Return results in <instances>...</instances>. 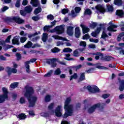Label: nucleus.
<instances>
[{
  "instance_id": "obj_6",
  "label": "nucleus",
  "mask_w": 124,
  "mask_h": 124,
  "mask_svg": "<svg viewBox=\"0 0 124 124\" xmlns=\"http://www.w3.org/2000/svg\"><path fill=\"white\" fill-rule=\"evenodd\" d=\"M97 108H99V110H101L103 109V106H102V105H100V104H96L90 108L88 109V112L89 113H93Z\"/></svg>"
},
{
  "instance_id": "obj_50",
  "label": "nucleus",
  "mask_w": 124,
  "mask_h": 124,
  "mask_svg": "<svg viewBox=\"0 0 124 124\" xmlns=\"http://www.w3.org/2000/svg\"><path fill=\"white\" fill-rule=\"evenodd\" d=\"M37 34H38V32H35L34 34H30L28 35V37L29 38H31V37L35 35H37Z\"/></svg>"
},
{
  "instance_id": "obj_1",
  "label": "nucleus",
  "mask_w": 124,
  "mask_h": 124,
  "mask_svg": "<svg viewBox=\"0 0 124 124\" xmlns=\"http://www.w3.org/2000/svg\"><path fill=\"white\" fill-rule=\"evenodd\" d=\"M26 92L24 93V95L27 97L29 102V107H33L35 105V102L37 100V97L33 96L34 91L32 88L27 86L25 87Z\"/></svg>"
},
{
  "instance_id": "obj_64",
  "label": "nucleus",
  "mask_w": 124,
  "mask_h": 124,
  "mask_svg": "<svg viewBox=\"0 0 124 124\" xmlns=\"http://www.w3.org/2000/svg\"><path fill=\"white\" fill-rule=\"evenodd\" d=\"M39 38H40L39 36L35 37L32 39V41H33V42L36 41L37 40H38Z\"/></svg>"
},
{
  "instance_id": "obj_45",
  "label": "nucleus",
  "mask_w": 124,
  "mask_h": 124,
  "mask_svg": "<svg viewBox=\"0 0 124 124\" xmlns=\"http://www.w3.org/2000/svg\"><path fill=\"white\" fill-rule=\"evenodd\" d=\"M74 56L75 57H79V51H78V49L75 50V51L74 52Z\"/></svg>"
},
{
  "instance_id": "obj_4",
  "label": "nucleus",
  "mask_w": 124,
  "mask_h": 124,
  "mask_svg": "<svg viewBox=\"0 0 124 124\" xmlns=\"http://www.w3.org/2000/svg\"><path fill=\"white\" fill-rule=\"evenodd\" d=\"M2 91L3 94L0 96V103H2V102L5 101L6 99H8V96H7L8 90L6 88L3 87L2 88Z\"/></svg>"
},
{
  "instance_id": "obj_29",
  "label": "nucleus",
  "mask_w": 124,
  "mask_h": 124,
  "mask_svg": "<svg viewBox=\"0 0 124 124\" xmlns=\"http://www.w3.org/2000/svg\"><path fill=\"white\" fill-rule=\"evenodd\" d=\"M96 68H98V69H107L106 67L102 66L101 63H97L96 64Z\"/></svg>"
},
{
  "instance_id": "obj_28",
  "label": "nucleus",
  "mask_w": 124,
  "mask_h": 124,
  "mask_svg": "<svg viewBox=\"0 0 124 124\" xmlns=\"http://www.w3.org/2000/svg\"><path fill=\"white\" fill-rule=\"evenodd\" d=\"M120 86L119 87V90L122 92V91H124V80L120 81Z\"/></svg>"
},
{
  "instance_id": "obj_57",
  "label": "nucleus",
  "mask_w": 124,
  "mask_h": 124,
  "mask_svg": "<svg viewBox=\"0 0 124 124\" xmlns=\"http://www.w3.org/2000/svg\"><path fill=\"white\" fill-rule=\"evenodd\" d=\"M90 38V35L89 34H86L83 36V39H89Z\"/></svg>"
},
{
  "instance_id": "obj_58",
  "label": "nucleus",
  "mask_w": 124,
  "mask_h": 124,
  "mask_svg": "<svg viewBox=\"0 0 124 124\" xmlns=\"http://www.w3.org/2000/svg\"><path fill=\"white\" fill-rule=\"evenodd\" d=\"M12 46L10 45H7L6 46V47H5L4 50L5 51H7V50H8V49H10V48H12Z\"/></svg>"
},
{
  "instance_id": "obj_24",
  "label": "nucleus",
  "mask_w": 124,
  "mask_h": 124,
  "mask_svg": "<svg viewBox=\"0 0 124 124\" xmlns=\"http://www.w3.org/2000/svg\"><path fill=\"white\" fill-rule=\"evenodd\" d=\"M112 59L111 57L110 56H104L102 57L101 60L103 61H106V62H109L111 61V59Z\"/></svg>"
},
{
  "instance_id": "obj_60",
  "label": "nucleus",
  "mask_w": 124,
  "mask_h": 124,
  "mask_svg": "<svg viewBox=\"0 0 124 124\" xmlns=\"http://www.w3.org/2000/svg\"><path fill=\"white\" fill-rule=\"evenodd\" d=\"M16 57L17 58V59L19 60L21 59V54H20V53H16Z\"/></svg>"
},
{
  "instance_id": "obj_30",
  "label": "nucleus",
  "mask_w": 124,
  "mask_h": 124,
  "mask_svg": "<svg viewBox=\"0 0 124 124\" xmlns=\"http://www.w3.org/2000/svg\"><path fill=\"white\" fill-rule=\"evenodd\" d=\"M18 119H19V120H24V119H26L27 118V116L25 115V114H20L17 116Z\"/></svg>"
},
{
  "instance_id": "obj_35",
  "label": "nucleus",
  "mask_w": 124,
  "mask_h": 124,
  "mask_svg": "<svg viewBox=\"0 0 124 124\" xmlns=\"http://www.w3.org/2000/svg\"><path fill=\"white\" fill-rule=\"evenodd\" d=\"M84 14L85 15H91V14H92V11L89 9H87L85 10Z\"/></svg>"
},
{
  "instance_id": "obj_9",
  "label": "nucleus",
  "mask_w": 124,
  "mask_h": 124,
  "mask_svg": "<svg viewBox=\"0 0 124 124\" xmlns=\"http://www.w3.org/2000/svg\"><path fill=\"white\" fill-rule=\"evenodd\" d=\"M56 33L57 34H62V33H63L64 31V25H61L59 26H57L56 27Z\"/></svg>"
},
{
  "instance_id": "obj_46",
  "label": "nucleus",
  "mask_w": 124,
  "mask_h": 124,
  "mask_svg": "<svg viewBox=\"0 0 124 124\" xmlns=\"http://www.w3.org/2000/svg\"><path fill=\"white\" fill-rule=\"evenodd\" d=\"M50 28H52V26H45L44 27V31H49V29H50Z\"/></svg>"
},
{
  "instance_id": "obj_41",
  "label": "nucleus",
  "mask_w": 124,
  "mask_h": 124,
  "mask_svg": "<svg viewBox=\"0 0 124 124\" xmlns=\"http://www.w3.org/2000/svg\"><path fill=\"white\" fill-rule=\"evenodd\" d=\"M21 5V0H17L15 6L16 7H20V6Z\"/></svg>"
},
{
  "instance_id": "obj_48",
  "label": "nucleus",
  "mask_w": 124,
  "mask_h": 124,
  "mask_svg": "<svg viewBox=\"0 0 124 124\" xmlns=\"http://www.w3.org/2000/svg\"><path fill=\"white\" fill-rule=\"evenodd\" d=\"M11 38V35L8 36L7 38L6 39L5 42H6V43H10Z\"/></svg>"
},
{
  "instance_id": "obj_22",
  "label": "nucleus",
  "mask_w": 124,
  "mask_h": 124,
  "mask_svg": "<svg viewBox=\"0 0 124 124\" xmlns=\"http://www.w3.org/2000/svg\"><path fill=\"white\" fill-rule=\"evenodd\" d=\"M114 2L115 5H118V6H121L123 3L122 0H114Z\"/></svg>"
},
{
  "instance_id": "obj_2",
  "label": "nucleus",
  "mask_w": 124,
  "mask_h": 124,
  "mask_svg": "<svg viewBox=\"0 0 124 124\" xmlns=\"http://www.w3.org/2000/svg\"><path fill=\"white\" fill-rule=\"evenodd\" d=\"M70 101H71L70 97L67 98L65 101L64 108L65 112L63 116L64 119L69 116H72V114H73V106L70 104Z\"/></svg>"
},
{
  "instance_id": "obj_52",
  "label": "nucleus",
  "mask_w": 124,
  "mask_h": 124,
  "mask_svg": "<svg viewBox=\"0 0 124 124\" xmlns=\"http://www.w3.org/2000/svg\"><path fill=\"white\" fill-rule=\"evenodd\" d=\"M55 106V104L54 103H51L49 106H48V109L49 110H51L54 108V107Z\"/></svg>"
},
{
  "instance_id": "obj_51",
  "label": "nucleus",
  "mask_w": 124,
  "mask_h": 124,
  "mask_svg": "<svg viewBox=\"0 0 124 124\" xmlns=\"http://www.w3.org/2000/svg\"><path fill=\"white\" fill-rule=\"evenodd\" d=\"M47 18L48 20H51V21H52V20L54 19V16L52 15H49L47 16Z\"/></svg>"
},
{
  "instance_id": "obj_61",
  "label": "nucleus",
  "mask_w": 124,
  "mask_h": 124,
  "mask_svg": "<svg viewBox=\"0 0 124 124\" xmlns=\"http://www.w3.org/2000/svg\"><path fill=\"white\" fill-rule=\"evenodd\" d=\"M32 19L33 21H38L39 20V18L38 16H33L32 17Z\"/></svg>"
},
{
  "instance_id": "obj_62",
  "label": "nucleus",
  "mask_w": 124,
  "mask_h": 124,
  "mask_svg": "<svg viewBox=\"0 0 124 124\" xmlns=\"http://www.w3.org/2000/svg\"><path fill=\"white\" fill-rule=\"evenodd\" d=\"M22 4L23 5H27L28 4V0H23Z\"/></svg>"
},
{
  "instance_id": "obj_38",
  "label": "nucleus",
  "mask_w": 124,
  "mask_h": 124,
  "mask_svg": "<svg viewBox=\"0 0 124 124\" xmlns=\"http://www.w3.org/2000/svg\"><path fill=\"white\" fill-rule=\"evenodd\" d=\"M51 100V96L50 95H47L45 97L46 102H49Z\"/></svg>"
},
{
  "instance_id": "obj_16",
  "label": "nucleus",
  "mask_w": 124,
  "mask_h": 124,
  "mask_svg": "<svg viewBox=\"0 0 124 124\" xmlns=\"http://www.w3.org/2000/svg\"><path fill=\"white\" fill-rule=\"evenodd\" d=\"M101 31V27L97 28L96 31H93L91 33L92 36H93V37H96V36H97V35L98 34V33H99V32H100Z\"/></svg>"
},
{
  "instance_id": "obj_11",
  "label": "nucleus",
  "mask_w": 124,
  "mask_h": 124,
  "mask_svg": "<svg viewBox=\"0 0 124 124\" xmlns=\"http://www.w3.org/2000/svg\"><path fill=\"white\" fill-rule=\"evenodd\" d=\"M97 11V13H104L105 12V9H104V7L101 5H98L95 7Z\"/></svg>"
},
{
  "instance_id": "obj_31",
  "label": "nucleus",
  "mask_w": 124,
  "mask_h": 124,
  "mask_svg": "<svg viewBox=\"0 0 124 124\" xmlns=\"http://www.w3.org/2000/svg\"><path fill=\"white\" fill-rule=\"evenodd\" d=\"M62 73V71H61V69L60 68H58L54 71V75H60Z\"/></svg>"
},
{
  "instance_id": "obj_21",
  "label": "nucleus",
  "mask_w": 124,
  "mask_h": 124,
  "mask_svg": "<svg viewBox=\"0 0 124 124\" xmlns=\"http://www.w3.org/2000/svg\"><path fill=\"white\" fill-rule=\"evenodd\" d=\"M116 15L119 17H123L124 16V11L122 10H118L116 13Z\"/></svg>"
},
{
  "instance_id": "obj_18",
  "label": "nucleus",
  "mask_w": 124,
  "mask_h": 124,
  "mask_svg": "<svg viewBox=\"0 0 124 124\" xmlns=\"http://www.w3.org/2000/svg\"><path fill=\"white\" fill-rule=\"evenodd\" d=\"M31 3L32 4V6L35 7L39 6L40 4L38 0H31Z\"/></svg>"
},
{
  "instance_id": "obj_34",
  "label": "nucleus",
  "mask_w": 124,
  "mask_h": 124,
  "mask_svg": "<svg viewBox=\"0 0 124 124\" xmlns=\"http://www.w3.org/2000/svg\"><path fill=\"white\" fill-rule=\"evenodd\" d=\"M41 7H39L38 8H36L34 11V14H35V15H37V14H38V13H40V12H41Z\"/></svg>"
},
{
  "instance_id": "obj_8",
  "label": "nucleus",
  "mask_w": 124,
  "mask_h": 124,
  "mask_svg": "<svg viewBox=\"0 0 124 124\" xmlns=\"http://www.w3.org/2000/svg\"><path fill=\"white\" fill-rule=\"evenodd\" d=\"M87 89L88 90L90 93H96L99 92V88L96 87V86H88L87 87Z\"/></svg>"
},
{
  "instance_id": "obj_23",
  "label": "nucleus",
  "mask_w": 124,
  "mask_h": 124,
  "mask_svg": "<svg viewBox=\"0 0 124 124\" xmlns=\"http://www.w3.org/2000/svg\"><path fill=\"white\" fill-rule=\"evenodd\" d=\"M30 63V61H27L25 62V66L26 68V71L27 73H30V65L29 64Z\"/></svg>"
},
{
  "instance_id": "obj_10",
  "label": "nucleus",
  "mask_w": 124,
  "mask_h": 124,
  "mask_svg": "<svg viewBox=\"0 0 124 124\" xmlns=\"http://www.w3.org/2000/svg\"><path fill=\"white\" fill-rule=\"evenodd\" d=\"M57 61H58L57 58L50 59L47 61V63L51 64L52 67H56L57 66V63H56Z\"/></svg>"
},
{
  "instance_id": "obj_36",
  "label": "nucleus",
  "mask_w": 124,
  "mask_h": 124,
  "mask_svg": "<svg viewBox=\"0 0 124 124\" xmlns=\"http://www.w3.org/2000/svg\"><path fill=\"white\" fill-rule=\"evenodd\" d=\"M63 52L70 53L72 52V49H71L70 48L66 47L64 48Z\"/></svg>"
},
{
  "instance_id": "obj_55",
  "label": "nucleus",
  "mask_w": 124,
  "mask_h": 124,
  "mask_svg": "<svg viewBox=\"0 0 124 124\" xmlns=\"http://www.w3.org/2000/svg\"><path fill=\"white\" fill-rule=\"evenodd\" d=\"M25 102H26V100H25V98L22 97L20 98V103L21 104H24Z\"/></svg>"
},
{
  "instance_id": "obj_27",
  "label": "nucleus",
  "mask_w": 124,
  "mask_h": 124,
  "mask_svg": "<svg viewBox=\"0 0 124 124\" xmlns=\"http://www.w3.org/2000/svg\"><path fill=\"white\" fill-rule=\"evenodd\" d=\"M47 38H48V34L46 33H44L43 34L42 41L43 42H46V40H47Z\"/></svg>"
},
{
  "instance_id": "obj_25",
  "label": "nucleus",
  "mask_w": 124,
  "mask_h": 124,
  "mask_svg": "<svg viewBox=\"0 0 124 124\" xmlns=\"http://www.w3.org/2000/svg\"><path fill=\"white\" fill-rule=\"evenodd\" d=\"M32 46V43L31 41H28V43L24 45V48H31Z\"/></svg>"
},
{
  "instance_id": "obj_19",
  "label": "nucleus",
  "mask_w": 124,
  "mask_h": 124,
  "mask_svg": "<svg viewBox=\"0 0 124 124\" xmlns=\"http://www.w3.org/2000/svg\"><path fill=\"white\" fill-rule=\"evenodd\" d=\"M81 35V32H80V28L79 27H76L75 29V35L78 38L80 37V35Z\"/></svg>"
},
{
  "instance_id": "obj_44",
  "label": "nucleus",
  "mask_w": 124,
  "mask_h": 124,
  "mask_svg": "<svg viewBox=\"0 0 124 124\" xmlns=\"http://www.w3.org/2000/svg\"><path fill=\"white\" fill-rule=\"evenodd\" d=\"M78 76H77V74L75 73L73 75L71 76L70 81L72 80V79H77Z\"/></svg>"
},
{
  "instance_id": "obj_40",
  "label": "nucleus",
  "mask_w": 124,
  "mask_h": 124,
  "mask_svg": "<svg viewBox=\"0 0 124 124\" xmlns=\"http://www.w3.org/2000/svg\"><path fill=\"white\" fill-rule=\"evenodd\" d=\"M51 52H52V53H58V52H60V49L58 47H54L51 49Z\"/></svg>"
},
{
  "instance_id": "obj_53",
  "label": "nucleus",
  "mask_w": 124,
  "mask_h": 124,
  "mask_svg": "<svg viewBox=\"0 0 124 124\" xmlns=\"http://www.w3.org/2000/svg\"><path fill=\"white\" fill-rule=\"evenodd\" d=\"M96 26H97V24L96 23H93L90 25V27L92 29H94Z\"/></svg>"
},
{
  "instance_id": "obj_47",
  "label": "nucleus",
  "mask_w": 124,
  "mask_h": 124,
  "mask_svg": "<svg viewBox=\"0 0 124 124\" xmlns=\"http://www.w3.org/2000/svg\"><path fill=\"white\" fill-rule=\"evenodd\" d=\"M79 79L80 80V81H83V80H85V74L84 73H82L81 74Z\"/></svg>"
},
{
  "instance_id": "obj_20",
  "label": "nucleus",
  "mask_w": 124,
  "mask_h": 124,
  "mask_svg": "<svg viewBox=\"0 0 124 124\" xmlns=\"http://www.w3.org/2000/svg\"><path fill=\"white\" fill-rule=\"evenodd\" d=\"M13 44H16V45H19L20 43H19V38L17 36L15 37L12 40Z\"/></svg>"
},
{
  "instance_id": "obj_49",
  "label": "nucleus",
  "mask_w": 124,
  "mask_h": 124,
  "mask_svg": "<svg viewBox=\"0 0 124 124\" xmlns=\"http://www.w3.org/2000/svg\"><path fill=\"white\" fill-rule=\"evenodd\" d=\"M80 46L83 47H86V46H87V43L86 42L81 41L80 42Z\"/></svg>"
},
{
  "instance_id": "obj_3",
  "label": "nucleus",
  "mask_w": 124,
  "mask_h": 124,
  "mask_svg": "<svg viewBox=\"0 0 124 124\" xmlns=\"http://www.w3.org/2000/svg\"><path fill=\"white\" fill-rule=\"evenodd\" d=\"M118 28V26L117 25H112L111 26H110L108 28V31L105 32V31H104L102 32L101 37V38L102 39H103L104 40H106V37H108V35L107 33H108V31H117V30L115 29H117Z\"/></svg>"
},
{
  "instance_id": "obj_5",
  "label": "nucleus",
  "mask_w": 124,
  "mask_h": 124,
  "mask_svg": "<svg viewBox=\"0 0 124 124\" xmlns=\"http://www.w3.org/2000/svg\"><path fill=\"white\" fill-rule=\"evenodd\" d=\"M9 20L10 22H15L17 24H24L25 23V20L22 19L18 16H13L10 17Z\"/></svg>"
},
{
  "instance_id": "obj_26",
  "label": "nucleus",
  "mask_w": 124,
  "mask_h": 124,
  "mask_svg": "<svg viewBox=\"0 0 124 124\" xmlns=\"http://www.w3.org/2000/svg\"><path fill=\"white\" fill-rule=\"evenodd\" d=\"M25 10L26 12L27 13H31L32 10V8H31V6H28L25 8Z\"/></svg>"
},
{
  "instance_id": "obj_56",
  "label": "nucleus",
  "mask_w": 124,
  "mask_h": 124,
  "mask_svg": "<svg viewBox=\"0 0 124 124\" xmlns=\"http://www.w3.org/2000/svg\"><path fill=\"white\" fill-rule=\"evenodd\" d=\"M9 8V7L7 6H4L3 8H1V10L2 12H4V11H6V10H7Z\"/></svg>"
},
{
  "instance_id": "obj_32",
  "label": "nucleus",
  "mask_w": 124,
  "mask_h": 124,
  "mask_svg": "<svg viewBox=\"0 0 124 124\" xmlns=\"http://www.w3.org/2000/svg\"><path fill=\"white\" fill-rule=\"evenodd\" d=\"M70 54L68 53V54H65V57H64V60H66L67 61H72V60H73V59L71 58L70 57Z\"/></svg>"
},
{
  "instance_id": "obj_15",
  "label": "nucleus",
  "mask_w": 124,
  "mask_h": 124,
  "mask_svg": "<svg viewBox=\"0 0 124 124\" xmlns=\"http://www.w3.org/2000/svg\"><path fill=\"white\" fill-rule=\"evenodd\" d=\"M75 12H74V11L72 10L71 11V15L73 16V17H75V16H77V15H76L77 13H79L80 11H81V8L77 7L75 9Z\"/></svg>"
},
{
  "instance_id": "obj_12",
  "label": "nucleus",
  "mask_w": 124,
  "mask_h": 124,
  "mask_svg": "<svg viewBox=\"0 0 124 124\" xmlns=\"http://www.w3.org/2000/svg\"><path fill=\"white\" fill-rule=\"evenodd\" d=\"M6 71L7 72L8 74H11V73H17V69H16V68H11L9 67H6Z\"/></svg>"
},
{
  "instance_id": "obj_42",
  "label": "nucleus",
  "mask_w": 124,
  "mask_h": 124,
  "mask_svg": "<svg viewBox=\"0 0 124 124\" xmlns=\"http://www.w3.org/2000/svg\"><path fill=\"white\" fill-rule=\"evenodd\" d=\"M89 41H90V42H93L94 43H98V39H93V38H90L89 39Z\"/></svg>"
},
{
  "instance_id": "obj_13",
  "label": "nucleus",
  "mask_w": 124,
  "mask_h": 124,
  "mask_svg": "<svg viewBox=\"0 0 124 124\" xmlns=\"http://www.w3.org/2000/svg\"><path fill=\"white\" fill-rule=\"evenodd\" d=\"M74 27L72 26H67V33L68 35L71 36L73 35V29Z\"/></svg>"
},
{
  "instance_id": "obj_39",
  "label": "nucleus",
  "mask_w": 124,
  "mask_h": 124,
  "mask_svg": "<svg viewBox=\"0 0 124 124\" xmlns=\"http://www.w3.org/2000/svg\"><path fill=\"white\" fill-rule=\"evenodd\" d=\"M41 115L42 116V117H47L50 116V114L48 112H42L41 113Z\"/></svg>"
},
{
  "instance_id": "obj_37",
  "label": "nucleus",
  "mask_w": 124,
  "mask_h": 124,
  "mask_svg": "<svg viewBox=\"0 0 124 124\" xmlns=\"http://www.w3.org/2000/svg\"><path fill=\"white\" fill-rule=\"evenodd\" d=\"M53 73V70L49 71L46 74L44 75V77H50Z\"/></svg>"
},
{
  "instance_id": "obj_54",
  "label": "nucleus",
  "mask_w": 124,
  "mask_h": 124,
  "mask_svg": "<svg viewBox=\"0 0 124 124\" xmlns=\"http://www.w3.org/2000/svg\"><path fill=\"white\" fill-rule=\"evenodd\" d=\"M68 13V9H63L62 11V14H66V13Z\"/></svg>"
},
{
  "instance_id": "obj_7",
  "label": "nucleus",
  "mask_w": 124,
  "mask_h": 124,
  "mask_svg": "<svg viewBox=\"0 0 124 124\" xmlns=\"http://www.w3.org/2000/svg\"><path fill=\"white\" fill-rule=\"evenodd\" d=\"M62 106L59 105L58 106L55 110V114L56 117H62Z\"/></svg>"
},
{
  "instance_id": "obj_43",
  "label": "nucleus",
  "mask_w": 124,
  "mask_h": 124,
  "mask_svg": "<svg viewBox=\"0 0 124 124\" xmlns=\"http://www.w3.org/2000/svg\"><path fill=\"white\" fill-rule=\"evenodd\" d=\"M27 41V38L25 37H21L20 39V41L21 43H24Z\"/></svg>"
},
{
  "instance_id": "obj_33",
  "label": "nucleus",
  "mask_w": 124,
  "mask_h": 124,
  "mask_svg": "<svg viewBox=\"0 0 124 124\" xmlns=\"http://www.w3.org/2000/svg\"><path fill=\"white\" fill-rule=\"evenodd\" d=\"M18 82L12 83L10 85L11 89H15V88H17V87H18Z\"/></svg>"
},
{
  "instance_id": "obj_14",
  "label": "nucleus",
  "mask_w": 124,
  "mask_h": 124,
  "mask_svg": "<svg viewBox=\"0 0 124 124\" xmlns=\"http://www.w3.org/2000/svg\"><path fill=\"white\" fill-rule=\"evenodd\" d=\"M80 27L82 29L83 33H87L90 31V28L87 27L86 25L83 24H81Z\"/></svg>"
},
{
  "instance_id": "obj_63",
  "label": "nucleus",
  "mask_w": 124,
  "mask_h": 124,
  "mask_svg": "<svg viewBox=\"0 0 124 124\" xmlns=\"http://www.w3.org/2000/svg\"><path fill=\"white\" fill-rule=\"evenodd\" d=\"M20 14L21 15H22V16H26V12L24 11H22V10H21L20 11Z\"/></svg>"
},
{
  "instance_id": "obj_17",
  "label": "nucleus",
  "mask_w": 124,
  "mask_h": 124,
  "mask_svg": "<svg viewBox=\"0 0 124 124\" xmlns=\"http://www.w3.org/2000/svg\"><path fill=\"white\" fill-rule=\"evenodd\" d=\"M54 39H57L58 40H62V41H67V39L65 38L61 37L58 35H54L52 36Z\"/></svg>"
},
{
  "instance_id": "obj_59",
  "label": "nucleus",
  "mask_w": 124,
  "mask_h": 124,
  "mask_svg": "<svg viewBox=\"0 0 124 124\" xmlns=\"http://www.w3.org/2000/svg\"><path fill=\"white\" fill-rule=\"evenodd\" d=\"M109 96H110L109 94H104L103 95V98H108V97H109Z\"/></svg>"
}]
</instances>
